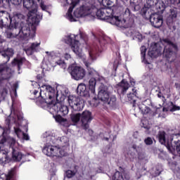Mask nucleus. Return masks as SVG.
<instances>
[{
	"instance_id": "79ce46f5",
	"label": "nucleus",
	"mask_w": 180,
	"mask_h": 180,
	"mask_svg": "<svg viewBox=\"0 0 180 180\" xmlns=\"http://www.w3.org/2000/svg\"><path fill=\"white\" fill-rule=\"evenodd\" d=\"M99 103H101V99H99L98 97H94L93 99L90 101L91 106H94V108L99 106Z\"/></svg>"
},
{
	"instance_id": "de8ad7c7",
	"label": "nucleus",
	"mask_w": 180,
	"mask_h": 180,
	"mask_svg": "<svg viewBox=\"0 0 180 180\" xmlns=\"http://www.w3.org/2000/svg\"><path fill=\"white\" fill-rule=\"evenodd\" d=\"M6 95H8V89L4 88L1 94V99L5 101L6 99Z\"/></svg>"
},
{
	"instance_id": "7ed1b4c3",
	"label": "nucleus",
	"mask_w": 180,
	"mask_h": 180,
	"mask_svg": "<svg viewBox=\"0 0 180 180\" xmlns=\"http://www.w3.org/2000/svg\"><path fill=\"white\" fill-rule=\"evenodd\" d=\"M96 86V79L92 77L89 82V88L85 84H80L77 88V92L80 96L89 98L91 95H95V87Z\"/></svg>"
},
{
	"instance_id": "6e6d98bb",
	"label": "nucleus",
	"mask_w": 180,
	"mask_h": 180,
	"mask_svg": "<svg viewBox=\"0 0 180 180\" xmlns=\"http://www.w3.org/2000/svg\"><path fill=\"white\" fill-rule=\"evenodd\" d=\"M57 64H58V65H61L62 68H63L64 70H65V67H66V65H65V63L63 60H58L57 62Z\"/></svg>"
},
{
	"instance_id": "a878e982",
	"label": "nucleus",
	"mask_w": 180,
	"mask_h": 180,
	"mask_svg": "<svg viewBox=\"0 0 180 180\" xmlns=\"http://www.w3.org/2000/svg\"><path fill=\"white\" fill-rule=\"evenodd\" d=\"M8 67L0 65V83L11 78V74L8 72Z\"/></svg>"
},
{
	"instance_id": "dca6fc26",
	"label": "nucleus",
	"mask_w": 180,
	"mask_h": 180,
	"mask_svg": "<svg viewBox=\"0 0 180 180\" xmlns=\"http://www.w3.org/2000/svg\"><path fill=\"white\" fill-rule=\"evenodd\" d=\"M98 98L101 101V102H103V103L108 102V100L110 98L109 88L103 84H101L99 87Z\"/></svg>"
},
{
	"instance_id": "473e14b6",
	"label": "nucleus",
	"mask_w": 180,
	"mask_h": 180,
	"mask_svg": "<svg viewBox=\"0 0 180 180\" xmlns=\"http://www.w3.org/2000/svg\"><path fill=\"white\" fill-rule=\"evenodd\" d=\"M0 161L1 162H11V157L8 155V151L5 150H0Z\"/></svg>"
},
{
	"instance_id": "864d4df0",
	"label": "nucleus",
	"mask_w": 180,
	"mask_h": 180,
	"mask_svg": "<svg viewBox=\"0 0 180 180\" xmlns=\"http://www.w3.org/2000/svg\"><path fill=\"white\" fill-rule=\"evenodd\" d=\"M11 88H12V90L13 91V92L15 94H16V91H17L18 88H19V84L14 83Z\"/></svg>"
},
{
	"instance_id": "f8f14e48",
	"label": "nucleus",
	"mask_w": 180,
	"mask_h": 180,
	"mask_svg": "<svg viewBox=\"0 0 180 180\" xmlns=\"http://www.w3.org/2000/svg\"><path fill=\"white\" fill-rule=\"evenodd\" d=\"M174 5H176L178 8H180V0H165L161 3H158L156 4V8L158 12H161L164 13V11H168L169 7L174 6Z\"/></svg>"
},
{
	"instance_id": "ea45409f",
	"label": "nucleus",
	"mask_w": 180,
	"mask_h": 180,
	"mask_svg": "<svg viewBox=\"0 0 180 180\" xmlns=\"http://www.w3.org/2000/svg\"><path fill=\"white\" fill-rule=\"evenodd\" d=\"M112 180H124L123 174L119 171H116L112 176Z\"/></svg>"
},
{
	"instance_id": "7c9ffc66",
	"label": "nucleus",
	"mask_w": 180,
	"mask_h": 180,
	"mask_svg": "<svg viewBox=\"0 0 180 180\" xmlns=\"http://www.w3.org/2000/svg\"><path fill=\"white\" fill-rule=\"evenodd\" d=\"M9 19H11V15H9L6 11H0V26L8 23Z\"/></svg>"
},
{
	"instance_id": "8fccbe9b",
	"label": "nucleus",
	"mask_w": 180,
	"mask_h": 180,
	"mask_svg": "<svg viewBox=\"0 0 180 180\" xmlns=\"http://www.w3.org/2000/svg\"><path fill=\"white\" fill-rule=\"evenodd\" d=\"M170 104L172 105V108L170 109V112H176V110H180V106L174 105L172 101H170Z\"/></svg>"
},
{
	"instance_id": "20e7f679",
	"label": "nucleus",
	"mask_w": 180,
	"mask_h": 180,
	"mask_svg": "<svg viewBox=\"0 0 180 180\" xmlns=\"http://www.w3.org/2000/svg\"><path fill=\"white\" fill-rule=\"evenodd\" d=\"M115 26H117V27H124V29H129L127 32V36L129 37H136V36L140 34V32L136 30V25L134 24V19L133 18L124 20H121L118 18Z\"/></svg>"
},
{
	"instance_id": "a18cd8bd",
	"label": "nucleus",
	"mask_w": 180,
	"mask_h": 180,
	"mask_svg": "<svg viewBox=\"0 0 180 180\" xmlns=\"http://www.w3.org/2000/svg\"><path fill=\"white\" fill-rule=\"evenodd\" d=\"M5 1L7 2L8 4L11 2L13 5H19V0H0V4H3L2 6H4V2Z\"/></svg>"
},
{
	"instance_id": "4be33fe9",
	"label": "nucleus",
	"mask_w": 180,
	"mask_h": 180,
	"mask_svg": "<svg viewBox=\"0 0 180 180\" xmlns=\"http://www.w3.org/2000/svg\"><path fill=\"white\" fill-rule=\"evenodd\" d=\"M176 5H173L171 7H169L168 11H169V16L171 19L167 18V25L168 26H171L174 23V19H176V17L178 16V8H175Z\"/></svg>"
},
{
	"instance_id": "4468645a",
	"label": "nucleus",
	"mask_w": 180,
	"mask_h": 180,
	"mask_svg": "<svg viewBox=\"0 0 180 180\" xmlns=\"http://www.w3.org/2000/svg\"><path fill=\"white\" fill-rule=\"evenodd\" d=\"M89 57L88 59H83V64H84L89 75L95 77V75H98V72L92 68V64H94V60H95V58L94 57V54L91 51H89Z\"/></svg>"
},
{
	"instance_id": "338daca9",
	"label": "nucleus",
	"mask_w": 180,
	"mask_h": 180,
	"mask_svg": "<svg viewBox=\"0 0 180 180\" xmlns=\"http://www.w3.org/2000/svg\"><path fill=\"white\" fill-rule=\"evenodd\" d=\"M104 140H105V141H109V138H108V137H104Z\"/></svg>"
},
{
	"instance_id": "4c0bfd02",
	"label": "nucleus",
	"mask_w": 180,
	"mask_h": 180,
	"mask_svg": "<svg viewBox=\"0 0 180 180\" xmlns=\"http://www.w3.org/2000/svg\"><path fill=\"white\" fill-rule=\"evenodd\" d=\"M67 155H68L67 150L63 147L58 146V154L56 157H67Z\"/></svg>"
},
{
	"instance_id": "6e6552de",
	"label": "nucleus",
	"mask_w": 180,
	"mask_h": 180,
	"mask_svg": "<svg viewBox=\"0 0 180 180\" xmlns=\"http://www.w3.org/2000/svg\"><path fill=\"white\" fill-rule=\"evenodd\" d=\"M53 144H56L53 136L50 138L49 143H46L42 150L48 157H56L58 154V147Z\"/></svg>"
},
{
	"instance_id": "c03bdc74",
	"label": "nucleus",
	"mask_w": 180,
	"mask_h": 180,
	"mask_svg": "<svg viewBox=\"0 0 180 180\" xmlns=\"http://www.w3.org/2000/svg\"><path fill=\"white\" fill-rule=\"evenodd\" d=\"M130 15H131V12L129 8H127L124 13V16L126 19H123L122 20H129V19H131V18H130Z\"/></svg>"
},
{
	"instance_id": "e2e57ef3",
	"label": "nucleus",
	"mask_w": 180,
	"mask_h": 180,
	"mask_svg": "<svg viewBox=\"0 0 180 180\" xmlns=\"http://www.w3.org/2000/svg\"><path fill=\"white\" fill-rule=\"evenodd\" d=\"M143 115H147V113H148V110H145V111H142Z\"/></svg>"
},
{
	"instance_id": "f704fd0d",
	"label": "nucleus",
	"mask_w": 180,
	"mask_h": 180,
	"mask_svg": "<svg viewBox=\"0 0 180 180\" xmlns=\"http://www.w3.org/2000/svg\"><path fill=\"white\" fill-rule=\"evenodd\" d=\"M14 131L15 134L17 135V137L18 139H20L22 136L23 140H29V135L23 131H22V129L19 127H14Z\"/></svg>"
},
{
	"instance_id": "774afa93",
	"label": "nucleus",
	"mask_w": 180,
	"mask_h": 180,
	"mask_svg": "<svg viewBox=\"0 0 180 180\" xmlns=\"http://www.w3.org/2000/svg\"><path fill=\"white\" fill-rule=\"evenodd\" d=\"M131 85H134V84H136V82H134V81H131Z\"/></svg>"
},
{
	"instance_id": "1a4fd4ad",
	"label": "nucleus",
	"mask_w": 180,
	"mask_h": 180,
	"mask_svg": "<svg viewBox=\"0 0 180 180\" xmlns=\"http://www.w3.org/2000/svg\"><path fill=\"white\" fill-rule=\"evenodd\" d=\"M42 88H45L46 89V92L44 93V96H41V91L39 93V95L38 96H35L36 99H37V98H42V99L47 103V100L48 99H54V98H56L57 99V101H58V94L56 93V89L53 88L50 85H43Z\"/></svg>"
},
{
	"instance_id": "bb28decb",
	"label": "nucleus",
	"mask_w": 180,
	"mask_h": 180,
	"mask_svg": "<svg viewBox=\"0 0 180 180\" xmlns=\"http://www.w3.org/2000/svg\"><path fill=\"white\" fill-rule=\"evenodd\" d=\"M5 143H8L12 150L15 144H16V139L11 136H8V133H7L4 137H2L0 139V144H5Z\"/></svg>"
},
{
	"instance_id": "ddd939ff",
	"label": "nucleus",
	"mask_w": 180,
	"mask_h": 180,
	"mask_svg": "<svg viewBox=\"0 0 180 180\" xmlns=\"http://www.w3.org/2000/svg\"><path fill=\"white\" fill-rule=\"evenodd\" d=\"M68 101L70 106L75 112H79L84 109V103L79 96L70 95L68 96Z\"/></svg>"
},
{
	"instance_id": "603ef678",
	"label": "nucleus",
	"mask_w": 180,
	"mask_h": 180,
	"mask_svg": "<svg viewBox=\"0 0 180 180\" xmlns=\"http://www.w3.org/2000/svg\"><path fill=\"white\" fill-rule=\"evenodd\" d=\"M0 133H1L2 137H4L8 133V129L0 126Z\"/></svg>"
},
{
	"instance_id": "f257e3e1",
	"label": "nucleus",
	"mask_w": 180,
	"mask_h": 180,
	"mask_svg": "<svg viewBox=\"0 0 180 180\" xmlns=\"http://www.w3.org/2000/svg\"><path fill=\"white\" fill-rule=\"evenodd\" d=\"M23 19V15L21 13H14L11 17L10 15L9 28L13 29V33L15 36H20V39H26L30 36V32L36 33V25H39L37 18H32V24L20 22ZM31 29V30H30Z\"/></svg>"
},
{
	"instance_id": "5fc2aeb1",
	"label": "nucleus",
	"mask_w": 180,
	"mask_h": 180,
	"mask_svg": "<svg viewBox=\"0 0 180 180\" xmlns=\"http://www.w3.org/2000/svg\"><path fill=\"white\" fill-rule=\"evenodd\" d=\"M79 36H80V38L82 39V40H84L85 41L87 39L86 34L82 32H79Z\"/></svg>"
},
{
	"instance_id": "a211bd4d",
	"label": "nucleus",
	"mask_w": 180,
	"mask_h": 180,
	"mask_svg": "<svg viewBox=\"0 0 180 180\" xmlns=\"http://www.w3.org/2000/svg\"><path fill=\"white\" fill-rule=\"evenodd\" d=\"M150 22L153 27L160 29V27L162 26L164 20L162 15H160L157 13H153L150 15Z\"/></svg>"
},
{
	"instance_id": "aec40b11",
	"label": "nucleus",
	"mask_w": 180,
	"mask_h": 180,
	"mask_svg": "<svg viewBox=\"0 0 180 180\" xmlns=\"http://www.w3.org/2000/svg\"><path fill=\"white\" fill-rule=\"evenodd\" d=\"M78 3L79 1H74V0H66V4L72 5L69 8L67 13L68 19H69L70 22H77V20L74 18V16H72V11H74L75 6H77V5H78Z\"/></svg>"
},
{
	"instance_id": "13d9d810",
	"label": "nucleus",
	"mask_w": 180,
	"mask_h": 180,
	"mask_svg": "<svg viewBox=\"0 0 180 180\" xmlns=\"http://www.w3.org/2000/svg\"><path fill=\"white\" fill-rule=\"evenodd\" d=\"M158 98H162V102H164V103H165V101H167V99H165V96L161 95V91L158 92Z\"/></svg>"
},
{
	"instance_id": "c756f323",
	"label": "nucleus",
	"mask_w": 180,
	"mask_h": 180,
	"mask_svg": "<svg viewBox=\"0 0 180 180\" xmlns=\"http://www.w3.org/2000/svg\"><path fill=\"white\" fill-rule=\"evenodd\" d=\"M40 47V42H34L31 44V46L25 49V52L29 56H32L34 53H37L39 51V48Z\"/></svg>"
},
{
	"instance_id": "0e129e2a",
	"label": "nucleus",
	"mask_w": 180,
	"mask_h": 180,
	"mask_svg": "<svg viewBox=\"0 0 180 180\" xmlns=\"http://www.w3.org/2000/svg\"><path fill=\"white\" fill-rule=\"evenodd\" d=\"M162 112H168V109L165 107L162 108Z\"/></svg>"
},
{
	"instance_id": "bf43d9fd",
	"label": "nucleus",
	"mask_w": 180,
	"mask_h": 180,
	"mask_svg": "<svg viewBox=\"0 0 180 180\" xmlns=\"http://www.w3.org/2000/svg\"><path fill=\"white\" fill-rule=\"evenodd\" d=\"M11 30H12V32L11 33H10L9 34V37H12V36H19V37H20V35H16V34H15V33H13V29H11Z\"/></svg>"
},
{
	"instance_id": "f3484780",
	"label": "nucleus",
	"mask_w": 180,
	"mask_h": 180,
	"mask_svg": "<svg viewBox=\"0 0 180 180\" xmlns=\"http://www.w3.org/2000/svg\"><path fill=\"white\" fill-rule=\"evenodd\" d=\"M80 119L83 127L85 129V130L88 129L89 128V123L92 122V112H91V111L84 110L81 114Z\"/></svg>"
},
{
	"instance_id": "b1692460",
	"label": "nucleus",
	"mask_w": 180,
	"mask_h": 180,
	"mask_svg": "<svg viewBox=\"0 0 180 180\" xmlns=\"http://www.w3.org/2000/svg\"><path fill=\"white\" fill-rule=\"evenodd\" d=\"M23 154L18 148H12L11 161H15L19 162L22 161Z\"/></svg>"
},
{
	"instance_id": "052dcab7",
	"label": "nucleus",
	"mask_w": 180,
	"mask_h": 180,
	"mask_svg": "<svg viewBox=\"0 0 180 180\" xmlns=\"http://www.w3.org/2000/svg\"><path fill=\"white\" fill-rule=\"evenodd\" d=\"M65 58L66 60H70V58H71V55H70L69 53H65Z\"/></svg>"
},
{
	"instance_id": "69168bd1",
	"label": "nucleus",
	"mask_w": 180,
	"mask_h": 180,
	"mask_svg": "<svg viewBox=\"0 0 180 180\" xmlns=\"http://www.w3.org/2000/svg\"><path fill=\"white\" fill-rule=\"evenodd\" d=\"M37 94H39V91L34 90V95L36 96V95H37Z\"/></svg>"
},
{
	"instance_id": "9b49d317",
	"label": "nucleus",
	"mask_w": 180,
	"mask_h": 180,
	"mask_svg": "<svg viewBox=\"0 0 180 180\" xmlns=\"http://www.w3.org/2000/svg\"><path fill=\"white\" fill-rule=\"evenodd\" d=\"M108 15L105 13V11H103L101 9L97 10L96 11V16L98 19H101V20H106L108 23L111 25H115L117 23L119 20V16L114 15L111 14V13H107Z\"/></svg>"
},
{
	"instance_id": "393cba45",
	"label": "nucleus",
	"mask_w": 180,
	"mask_h": 180,
	"mask_svg": "<svg viewBox=\"0 0 180 180\" xmlns=\"http://www.w3.org/2000/svg\"><path fill=\"white\" fill-rule=\"evenodd\" d=\"M117 92L121 95H124L127 90L130 88V84L126 79H123L120 83H118Z\"/></svg>"
},
{
	"instance_id": "9d476101",
	"label": "nucleus",
	"mask_w": 180,
	"mask_h": 180,
	"mask_svg": "<svg viewBox=\"0 0 180 180\" xmlns=\"http://www.w3.org/2000/svg\"><path fill=\"white\" fill-rule=\"evenodd\" d=\"M102 4L103 6H108L105 10L106 13H111V15H114L120 13L122 7L116 6L117 0H102Z\"/></svg>"
},
{
	"instance_id": "0eeeda50",
	"label": "nucleus",
	"mask_w": 180,
	"mask_h": 180,
	"mask_svg": "<svg viewBox=\"0 0 180 180\" xmlns=\"http://www.w3.org/2000/svg\"><path fill=\"white\" fill-rule=\"evenodd\" d=\"M166 134H167L164 131H160L158 134L159 141L163 146H165L166 148H167L169 153L172 154H175V153H176V143L175 142L176 140H179V139H176L174 141V145H173L172 143L169 142V141L167 142V139L165 138Z\"/></svg>"
},
{
	"instance_id": "c9c22d12",
	"label": "nucleus",
	"mask_w": 180,
	"mask_h": 180,
	"mask_svg": "<svg viewBox=\"0 0 180 180\" xmlns=\"http://www.w3.org/2000/svg\"><path fill=\"white\" fill-rule=\"evenodd\" d=\"M116 96H112L111 97H109V99L108 100V101L105 102V104H108V107L110 109H115L116 108Z\"/></svg>"
},
{
	"instance_id": "412c9836",
	"label": "nucleus",
	"mask_w": 180,
	"mask_h": 180,
	"mask_svg": "<svg viewBox=\"0 0 180 180\" xmlns=\"http://www.w3.org/2000/svg\"><path fill=\"white\" fill-rule=\"evenodd\" d=\"M13 54H15V51L12 48H7L6 50H4L0 52V56L4 59V63H8L9 60H11V57H13Z\"/></svg>"
},
{
	"instance_id": "a19ab883",
	"label": "nucleus",
	"mask_w": 180,
	"mask_h": 180,
	"mask_svg": "<svg viewBox=\"0 0 180 180\" xmlns=\"http://www.w3.org/2000/svg\"><path fill=\"white\" fill-rule=\"evenodd\" d=\"M130 5L134 11H139L140 9V0H130Z\"/></svg>"
},
{
	"instance_id": "49530a36",
	"label": "nucleus",
	"mask_w": 180,
	"mask_h": 180,
	"mask_svg": "<svg viewBox=\"0 0 180 180\" xmlns=\"http://www.w3.org/2000/svg\"><path fill=\"white\" fill-rule=\"evenodd\" d=\"M146 53H147V48L145 46H142L141 47V56L143 60H146Z\"/></svg>"
},
{
	"instance_id": "39448f33",
	"label": "nucleus",
	"mask_w": 180,
	"mask_h": 180,
	"mask_svg": "<svg viewBox=\"0 0 180 180\" xmlns=\"http://www.w3.org/2000/svg\"><path fill=\"white\" fill-rule=\"evenodd\" d=\"M78 35L70 34L68 36L65 43L71 46L72 51L78 57H82V49L79 48V41L77 40Z\"/></svg>"
},
{
	"instance_id": "423d86ee",
	"label": "nucleus",
	"mask_w": 180,
	"mask_h": 180,
	"mask_svg": "<svg viewBox=\"0 0 180 180\" xmlns=\"http://www.w3.org/2000/svg\"><path fill=\"white\" fill-rule=\"evenodd\" d=\"M68 71L70 72L72 78L76 81L83 79L86 74L85 69L80 66L70 65L69 66Z\"/></svg>"
},
{
	"instance_id": "680f3d73",
	"label": "nucleus",
	"mask_w": 180,
	"mask_h": 180,
	"mask_svg": "<svg viewBox=\"0 0 180 180\" xmlns=\"http://www.w3.org/2000/svg\"><path fill=\"white\" fill-rule=\"evenodd\" d=\"M143 128L146 129H147V130H150V125H146V126H144V124H143Z\"/></svg>"
},
{
	"instance_id": "4d7b16f0",
	"label": "nucleus",
	"mask_w": 180,
	"mask_h": 180,
	"mask_svg": "<svg viewBox=\"0 0 180 180\" xmlns=\"http://www.w3.org/2000/svg\"><path fill=\"white\" fill-rule=\"evenodd\" d=\"M40 7L42 11H46L47 9V6L44 5V1H41L40 3Z\"/></svg>"
},
{
	"instance_id": "58836bf2",
	"label": "nucleus",
	"mask_w": 180,
	"mask_h": 180,
	"mask_svg": "<svg viewBox=\"0 0 180 180\" xmlns=\"http://www.w3.org/2000/svg\"><path fill=\"white\" fill-rule=\"evenodd\" d=\"M70 119L72 122V123H78V122H79V120H81V113L78 112V113H72L70 115Z\"/></svg>"
},
{
	"instance_id": "72a5a7b5",
	"label": "nucleus",
	"mask_w": 180,
	"mask_h": 180,
	"mask_svg": "<svg viewBox=\"0 0 180 180\" xmlns=\"http://www.w3.org/2000/svg\"><path fill=\"white\" fill-rule=\"evenodd\" d=\"M54 118L56 120V122L60 123V124H62V126H64V127H68V121L67 120V119L63 118V115L57 114L56 116H54Z\"/></svg>"
},
{
	"instance_id": "cd10ccee",
	"label": "nucleus",
	"mask_w": 180,
	"mask_h": 180,
	"mask_svg": "<svg viewBox=\"0 0 180 180\" xmlns=\"http://www.w3.org/2000/svg\"><path fill=\"white\" fill-rule=\"evenodd\" d=\"M69 141L70 140L68 139V137L65 136H61L56 140L58 147H62V148H65V147H68L70 146V143H68Z\"/></svg>"
},
{
	"instance_id": "f03ea898",
	"label": "nucleus",
	"mask_w": 180,
	"mask_h": 180,
	"mask_svg": "<svg viewBox=\"0 0 180 180\" xmlns=\"http://www.w3.org/2000/svg\"><path fill=\"white\" fill-rule=\"evenodd\" d=\"M163 41L166 44L162 53L163 57L168 63H174L176 58V53H178V45L168 39H163Z\"/></svg>"
},
{
	"instance_id": "09e8293b",
	"label": "nucleus",
	"mask_w": 180,
	"mask_h": 180,
	"mask_svg": "<svg viewBox=\"0 0 180 180\" xmlns=\"http://www.w3.org/2000/svg\"><path fill=\"white\" fill-rule=\"evenodd\" d=\"M66 176L67 178H72V176H75V172L72 170H67L66 171Z\"/></svg>"
},
{
	"instance_id": "3c124183",
	"label": "nucleus",
	"mask_w": 180,
	"mask_h": 180,
	"mask_svg": "<svg viewBox=\"0 0 180 180\" xmlns=\"http://www.w3.org/2000/svg\"><path fill=\"white\" fill-rule=\"evenodd\" d=\"M144 143L146 144V146H151L153 145V138L151 137H147L146 139H144Z\"/></svg>"
},
{
	"instance_id": "5701e85b",
	"label": "nucleus",
	"mask_w": 180,
	"mask_h": 180,
	"mask_svg": "<svg viewBox=\"0 0 180 180\" xmlns=\"http://www.w3.org/2000/svg\"><path fill=\"white\" fill-rule=\"evenodd\" d=\"M23 6L32 13L37 12V4L34 3V0H23Z\"/></svg>"
},
{
	"instance_id": "2f4dec72",
	"label": "nucleus",
	"mask_w": 180,
	"mask_h": 180,
	"mask_svg": "<svg viewBox=\"0 0 180 180\" xmlns=\"http://www.w3.org/2000/svg\"><path fill=\"white\" fill-rule=\"evenodd\" d=\"M23 61H25V58H15L11 64L13 67H17L18 71H20L23 65Z\"/></svg>"
},
{
	"instance_id": "c85d7f7f",
	"label": "nucleus",
	"mask_w": 180,
	"mask_h": 180,
	"mask_svg": "<svg viewBox=\"0 0 180 180\" xmlns=\"http://www.w3.org/2000/svg\"><path fill=\"white\" fill-rule=\"evenodd\" d=\"M154 6V0H146V4H144L143 7L141 10V14L142 16H146L147 15V12H148V9H150Z\"/></svg>"
},
{
	"instance_id": "e433bc0d",
	"label": "nucleus",
	"mask_w": 180,
	"mask_h": 180,
	"mask_svg": "<svg viewBox=\"0 0 180 180\" xmlns=\"http://www.w3.org/2000/svg\"><path fill=\"white\" fill-rule=\"evenodd\" d=\"M136 94H137V92L135 91L134 93H129L127 94L128 101L131 102L133 108H136Z\"/></svg>"
},
{
	"instance_id": "37998d69",
	"label": "nucleus",
	"mask_w": 180,
	"mask_h": 180,
	"mask_svg": "<svg viewBox=\"0 0 180 180\" xmlns=\"http://www.w3.org/2000/svg\"><path fill=\"white\" fill-rule=\"evenodd\" d=\"M15 174L16 169H11L6 175V180H13V176H15Z\"/></svg>"
},
{
	"instance_id": "2eb2a0df",
	"label": "nucleus",
	"mask_w": 180,
	"mask_h": 180,
	"mask_svg": "<svg viewBox=\"0 0 180 180\" xmlns=\"http://www.w3.org/2000/svg\"><path fill=\"white\" fill-rule=\"evenodd\" d=\"M162 54V46L160 45V43H153L149 48L148 55L151 58H157L159 56Z\"/></svg>"
},
{
	"instance_id": "6ab92c4d",
	"label": "nucleus",
	"mask_w": 180,
	"mask_h": 180,
	"mask_svg": "<svg viewBox=\"0 0 180 180\" xmlns=\"http://www.w3.org/2000/svg\"><path fill=\"white\" fill-rule=\"evenodd\" d=\"M53 109H54L57 115H61L62 116H67V115H68V112L70 111L67 105H62L60 103H56L53 106Z\"/></svg>"
}]
</instances>
